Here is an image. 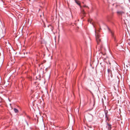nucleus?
I'll list each match as a JSON object with an SVG mask.
<instances>
[{"label":"nucleus","instance_id":"0eeeda50","mask_svg":"<svg viewBox=\"0 0 130 130\" xmlns=\"http://www.w3.org/2000/svg\"><path fill=\"white\" fill-rule=\"evenodd\" d=\"M75 1L77 4L78 5H79L80 6V7L81 8V6L80 5V4L79 3V2L78 1H77L76 0H75Z\"/></svg>","mask_w":130,"mask_h":130},{"label":"nucleus","instance_id":"6e6552de","mask_svg":"<svg viewBox=\"0 0 130 130\" xmlns=\"http://www.w3.org/2000/svg\"><path fill=\"white\" fill-rule=\"evenodd\" d=\"M14 110L15 113H17L19 112L18 110L16 108H14Z\"/></svg>","mask_w":130,"mask_h":130},{"label":"nucleus","instance_id":"f8f14e48","mask_svg":"<svg viewBox=\"0 0 130 130\" xmlns=\"http://www.w3.org/2000/svg\"><path fill=\"white\" fill-rule=\"evenodd\" d=\"M10 105H11V104H10Z\"/></svg>","mask_w":130,"mask_h":130},{"label":"nucleus","instance_id":"ddd939ff","mask_svg":"<svg viewBox=\"0 0 130 130\" xmlns=\"http://www.w3.org/2000/svg\"><path fill=\"white\" fill-rule=\"evenodd\" d=\"M2 105V104H0V106H1V105Z\"/></svg>","mask_w":130,"mask_h":130},{"label":"nucleus","instance_id":"20e7f679","mask_svg":"<svg viewBox=\"0 0 130 130\" xmlns=\"http://www.w3.org/2000/svg\"><path fill=\"white\" fill-rule=\"evenodd\" d=\"M117 14L118 15H122V14L124 13V12L122 11H118L117 12Z\"/></svg>","mask_w":130,"mask_h":130},{"label":"nucleus","instance_id":"9d476101","mask_svg":"<svg viewBox=\"0 0 130 130\" xmlns=\"http://www.w3.org/2000/svg\"><path fill=\"white\" fill-rule=\"evenodd\" d=\"M93 108V107H91V109H89V110H91Z\"/></svg>","mask_w":130,"mask_h":130},{"label":"nucleus","instance_id":"1a4fd4ad","mask_svg":"<svg viewBox=\"0 0 130 130\" xmlns=\"http://www.w3.org/2000/svg\"><path fill=\"white\" fill-rule=\"evenodd\" d=\"M83 7H87V8H89L87 6H86V5H84L83 6Z\"/></svg>","mask_w":130,"mask_h":130},{"label":"nucleus","instance_id":"7ed1b4c3","mask_svg":"<svg viewBox=\"0 0 130 130\" xmlns=\"http://www.w3.org/2000/svg\"><path fill=\"white\" fill-rule=\"evenodd\" d=\"M102 103H103V105L104 106L105 105H107L108 104V101H106L105 99V100L104 101V100L102 99Z\"/></svg>","mask_w":130,"mask_h":130},{"label":"nucleus","instance_id":"423d86ee","mask_svg":"<svg viewBox=\"0 0 130 130\" xmlns=\"http://www.w3.org/2000/svg\"><path fill=\"white\" fill-rule=\"evenodd\" d=\"M81 12L84 15H85L86 14V13L84 11V10L82 8H81Z\"/></svg>","mask_w":130,"mask_h":130},{"label":"nucleus","instance_id":"39448f33","mask_svg":"<svg viewBox=\"0 0 130 130\" xmlns=\"http://www.w3.org/2000/svg\"><path fill=\"white\" fill-rule=\"evenodd\" d=\"M109 31L111 33V35L112 36V37L113 38H114L115 41H116V39L115 38V37L114 35V33L113 32V31H112L111 30H109Z\"/></svg>","mask_w":130,"mask_h":130},{"label":"nucleus","instance_id":"f03ea898","mask_svg":"<svg viewBox=\"0 0 130 130\" xmlns=\"http://www.w3.org/2000/svg\"><path fill=\"white\" fill-rule=\"evenodd\" d=\"M95 36L96 37V40L98 44H100V43L101 42V39L100 38V36L99 35L98 33L96 32L95 31Z\"/></svg>","mask_w":130,"mask_h":130},{"label":"nucleus","instance_id":"9b49d317","mask_svg":"<svg viewBox=\"0 0 130 130\" xmlns=\"http://www.w3.org/2000/svg\"><path fill=\"white\" fill-rule=\"evenodd\" d=\"M94 104L93 105V106H94V105H95L94 101Z\"/></svg>","mask_w":130,"mask_h":130},{"label":"nucleus","instance_id":"f257e3e1","mask_svg":"<svg viewBox=\"0 0 130 130\" xmlns=\"http://www.w3.org/2000/svg\"><path fill=\"white\" fill-rule=\"evenodd\" d=\"M105 117L106 118V127L107 128L108 130H111V125L108 123V122L109 120V119L108 116L107 115V112H105Z\"/></svg>","mask_w":130,"mask_h":130}]
</instances>
